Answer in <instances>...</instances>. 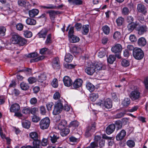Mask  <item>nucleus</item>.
<instances>
[{
    "mask_svg": "<svg viewBox=\"0 0 148 148\" xmlns=\"http://www.w3.org/2000/svg\"><path fill=\"white\" fill-rule=\"evenodd\" d=\"M89 26L88 25H83L82 27V32L84 35L87 34L89 32Z\"/></svg>",
    "mask_w": 148,
    "mask_h": 148,
    "instance_id": "37",
    "label": "nucleus"
},
{
    "mask_svg": "<svg viewBox=\"0 0 148 148\" xmlns=\"http://www.w3.org/2000/svg\"><path fill=\"white\" fill-rule=\"evenodd\" d=\"M40 118L39 117L36 115H34L32 116V120L33 122H37L40 120Z\"/></svg>",
    "mask_w": 148,
    "mask_h": 148,
    "instance_id": "62",
    "label": "nucleus"
},
{
    "mask_svg": "<svg viewBox=\"0 0 148 148\" xmlns=\"http://www.w3.org/2000/svg\"><path fill=\"white\" fill-rule=\"evenodd\" d=\"M20 87L21 89L23 90H26L29 88L28 84L24 82H23L20 84Z\"/></svg>",
    "mask_w": 148,
    "mask_h": 148,
    "instance_id": "41",
    "label": "nucleus"
},
{
    "mask_svg": "<svg viewBox=\"0 0 148 148\" xmlns=\"http://www.w3.org/2000/svg\"><path fill=\"white\" fill-rule=\"evenodd\" d=\"M18 44L20 46H23L27 43L26 40L24 38L20 36L19 39L18 40Z\"/></svg>",
    "mask_w": 148,
    "mask_h": 148,
    "instance_id": "47",
    "label": "nucleus"
},
{
    "mask_svg": "<svg viewBox=\"0 0 148 148\" xmlns=\"http://www.w3.org/2000/svg\"><path fill=\"white\" fill-rule=\"evenodd\" d=\"M41 8L44 9H54L55 6L52 4H47L46 5H42L41 6Z\"/></svg>",
    "mask_w": 148,
    "mask_h": 148,
    "instance_id": "49",
    "label": "nucleus"
},
{
    "mask_svg": "<svg viewBox=\"0 0 148 148\" xmlns=\"http://www.w3.org/2000/svg\"><path fill=\"white\" fill-rule=\"evenodd\" d=\"M20 109V106L19 104L15 103L12 104L10 108V111L11 112H16L18 111Z\"/></svg>",
    "mask_w": 148,
    "mask_h": 148,
    "instance_id": "13",
    "label": "nucleus"
},
{
    "mask_svg": "<svg viewBox=\"0 0 148 148\" xmlns=\"http://www.w3.org/2000/svg\"><path fill=\"white\" fill-rule=\"evenodd\" d=\"M102 138L108 140V145L109 146H111L114 144V142L112 139V137H108L106 134H103L102 135Z\"/></svg>",
    "mask_w": 148,
    "mask_h": 148,
    "instance_id": "23",
    "label": "nucleus"
},
{
    "mask_svg": "<svg viewBox=\"0 0 148 148\" xmlns=\"http://www.w3.org/2000/svg\"><path fill=\"white\" fill-rule=\"evenodd\" d=\"M116 57L113 55H110L107 58V61L110 64H112L115 60Z\"/></svg>",
    "mask_w": 148,
    "mask_h": 148,
    "instance_id": "38",
    "label": "nucleus"
},
{
    "mask_svg": "<svg viewBox=\"0 0 148 148\" xmlns=\"http://www.w3.org/2000/svg\"><path fill=\"white\" fill-rule=\"evenodd\" d=\"M86 87L90 92H93L95 89V86L90 82H88L86 84Z\"/></svg>",
    "mask_w": 148,
    "mask_h": 148,
    "instance_id": "34",
    "label": "nucleus"
},
{
    "mask_svg": "<svg viewBox=\"0 0 148 148\" xmlns=\"http://www.w3.org/2000/svg\"><path fill=\"white\" fill-rule=\"evenodd\" d=\"M126 135L125 131L122 130L117 134L116 136V139L117 141L122 140L125 137Z\"/></svg>",
    "mask_w": 148,
    "mask_h": 148,
    "instance_id": "9",
    "label": "nucleus"
},
{
    "mask_svg": "<svg viewBox=\"0 0 148 148\" xmlns=\"http://www.w3.org/2000/svg\"><path fill=\"white\" fill-rule=\"evenodd\" d=\"M23 126L26 128L28 129L30 126V122L28 120H25L22 122Z\"/></svg>",
    "mask_w": 148,
    "mask_h": 148,
    "instance_id": "39",
    "label": "nucleus"
},
{
    "mask_svg": "<svg viewBox=\"0 0 148 148\" xmlns=\"http://www.w3.org/2000/svg\"><path fill=\"white\" fill-rule=\"evenodd\" d=\"M60 134L62 136H64L67 135L69 132L70 131L68 129L64 128L63 130H61Z\"/></svg>",
    "mask_w": 148,
    "mask_h": 148,
    "instance_id": "50",
    "label": "nucleus"
},
{
    "mask_svg": "<svg viewBox=\"0 0 148 148\" xmlns=\"http://www.w3.org/2000/svg\"><path fill=\"white\" fill-rule=\"evenodd\" d=\"M124 22V19L122 17H120L117 18L116 20V22L117 25L119 26L121 25Z\"/></svg>",
    "mask_w": 148,
    "mask_h": 148,
    "instance_id": "43",
    "label": "nucleus"
},
{
    "mask_svg": "<svg viewBox=\"0 0 148 148\" xmlns=\"http://www.w3.org/2000/svg\"><path fill=\"white\" fill-rule=\"evenodd\" d=\"M40 113L42 115H45L46 113V110L45 106H41L40 108Z\"/></svg>",
    "mask_w": 148,
    "mask_h": 148,
    "instance_id": "59",
    "label": "nucleus"
},
{
    "mask_svg": "<svg viewBox=\"0 0 148 148\" xmlns=\"http://www.w3.org/2000/svg\"><path fill=\"white\" fill-rule=\"evenodd\" d=\"M62 100L60 99L55 103L54 108L53 111V114L56 115L60 113L63 109Z\"/></svg>",
    "mask_w": 148,
    "mask_h": 148,
    "instance_id": "1",
    "label": "nucleus"
},
{
    "mask_svg": "<svg viewBox=\"0 0 148 148\" xmlns=\"http://www.w3.org/2000/svg\"><path fill=\"white\" fill-rule=\"evenodd\" d=\"M115 127H116V130H119L121 128L122 124V122L120 121H116L115 123Z\"/></svg>",
    "mask_w": 148,
    "mask_h": 148,
    "instance_id": "48",
    "label": "nucleus"
},
{
    "mask_svg": "<svg viewBox=\"0 0 148 148\" xmlns=\"http://www.w3.org/2000/svg\"><path fill=\"white\" fill-rule=\"evenodd\" d=\"M76 65H74L73 64L66 63L64 64V67L67 69H71L74 68Z\"/></svg>",
    "mask_w": 148,
    "mask_h": 148,
    "instance_id": "63",
    "label": "nucleus"
},
{
    "mask_svg": "<svg viewBox=\"0 0 148 148\" xmlns=\"http://www.w3.org/2000/svg\"><path fill=\"white\" fill-rule=\"evenodd\" d=\"M122 50L121 45L119 44H116L111 48L112 51L114 53H119Z\"/></svg>",
    "mask_w": 148,
    "mask_h": 148,
    "instance_id": "7",
    "label": "nucleus"
},
{
    "mask_svg": "<svg viewBox=\"0 0 148 148\" xmlns=\"http://www.w3.org/2000/svg\"><path fill=\"white\" fill-rule=\"evenodd\" d=\"M115 129V126L114 124H110L106 128V132L107 134H110L114 132Z\"/></svg>",
    "mask_w": 148,
    "mask_h": 148,
    "instance_id": "15",
    "label": "nucleus"
},
{
    "mask_svg": "<svg viewBox=\"0 0 148 148\" xmlns=\"http://www.w3.org/2000/svg\"><path fill=\"white\" fill-rule=\"evenodd\" d=\"M48 12L49 13L50 18L51 20H54L55 16L59 13V12L58 11L52 10L49 11Z\"/></svg>",
    "mask_w": 148,
    "mask_h": 148,
    "instance_id": "21",
    "label": "nucleus"
},
{
    "mask_svg": "<svg viewBox=\"0 0 148 148\" xmlns=\"http://www.w3.org/2000/svg\"><path fill=\"white\" fill-rule=\"evenodd\" d=\"M73 58V56L69 53L66 54L64 60L66 62H71Z\"/></svg>",
    "mask_w": 148,
    "mask_h": 148,
    "instance_id": "33",
    "label": "nucleus"
},
{
    "mask_svg": "<svg viewBox=\"0 0 148 148\" xmlns=\"http://www.w3.org/2000/svg\"><path fill=\"white\" fill-rule=\"evenodd\" d=\"M40 141L39 140L33 141V148H42L40 146Z\"/></svg>",
    "mask_w": 148,
    "mask_h": 148,
    "instance_id": "32",
    "label": "nucleus"
},
{
    "mask_svg": "<svg viewBox=\"0 0 148 148\" xmlns=\"http://www.w3.org/2000/svg\"><path fill=\"white\" fill-rule=\"evenodd\" d=\"M18 3L19 5L25 7L27 5H28L29 3L28 2H26L23 0H18Z\"/></svg>",
    "mask_w": 148,
    "mask_h": 148,
    "instance_id": "46",
    "label": "nucleus"
},
{
    "mask_svg": "<svg viewBox=\"0 0 148 148\" xmlns=\"http://www.w3.org/2000/svg\"><path fill=\"white\" fill-rule=\"evenodd\" d=\"M67 124L66 121L65 120H62L58 125V129L61 130L64 129Z\"/></svg>",
    "mask_w": 148,
    "mask_h": 148,
    "instance_id": "19",
    "label": "nucleus"
},
{
    "mask_svg": "<svg viewBox=\"0 0 148 148\" xmlns=\"http://www.w3.org/2000/svg\"><path fill=\"white\" fill-rule=\"evenodd\" d=\"M138 44L140 46H144L146 44V41L145 39L143 37L139 38L138 42Z\"/></svg>",
    "mask_w": 148,
    "mask_h": 148,
    "instance_id": "30",
    "label": "nucleus"
},
{
    "mask_svg": "<svg viewBox=\"0 0 148 148\" xmlns=\"http://www.w3.org/2000/svg\"><path fill=\"white\" fill-rule=\"evenodd\" d=\"M20 36L17 34L13 35L12 38L10 39L11 43L14 44H18Z\"/></svg>",
    "mask_w": 148,
    "mask_h": 148,
    "instance_id": "14",
    "label": "nucleus"
},
{
    "mask_svg": "<svg viewBox=\"0 0 148 148\" xmlns=\"http://www.w3.org/2000/svg\"><path fill=\"white\" fill-rule=\"evenodd\" d=\"M133 54L135 59L138 60L142 59L144 56L143 51L139 48H135L133 51Z\"/></svg>",
    "mask_w": 148,
    "mask_h": 148,
    "instance_id": "3",
    "label": "nucleus"
},
{
    "mask_svg": "<svg viewBox=\"0 0 148 148\" xmlns=\"http://www.w3.org/2000/svg\"><path fill=\"white\" fill-rule=\"evenodd\" d=\"M98 97V95L97 93H92L90 95V99L92 101H95Z\"/></svg>",
    "mask_w": 148,
    "mask_h": 148,
    "instance_id": "42",
    "label": "nucleus"
},
{
    "mask_svg": "<svg viewBox=\"0 0 148 148\" xmlns=\"http://www.w3.org/2000/svg\"><path fill=\"white\" fill-rule=\"evenodd\" d=\"M63 81L64 85L67 87L70 86L73 83L71 79L67 76H65L64 77Z\"/></svg>",
    "mask_w": 148,
    "mask_h": 148,
    "instance_id": "11",
    "label": "nucleus"
},
{
    "mask_svg": "<svg viewBox=\"0 0 148 148\" xmlns=\"http://www.w3.org/2000/svg\"><path fill=\"white\" fill-rule=\"evenodd\" d=\"M69 37L70 41L71 42H77L79 40V38L78 37L73 35Z\"/></svg>",
    "mask_w": 148,
    "mask_h": 148,
    "instance_id": "31",
    "label": "nucleus"
},
{
    "mask_svg": "<svg viewBox=\"0 0 148 148\" xmlns=\"http://www.w3.org/2000/svg\"><path fill=\"white\" fill-rule=\"evenodd\" d=\"M141 94L137 89L132 91L130 95V97L132 100H138L141 98Z\"/></svg>",
    "mask_w": 148,
    "mask_h": 148,
    "instance_id": "5",
    "label": "nucleus"
},
{
    "mask_svg": "<svg viewBox=\"0 0 148 148\" xmlns=\"http://www.w3.org/2000/svg\"><path fill=\"white\" fill-rule=\"evenodd\" d=\"M39 12V10L36 9H33L29 11V14L31 17H34L37 15Z\"/></svg>",
    "mask_w": 148,
    "mask_h": 148,
    "instance_id": "18",
    "label": "nucleus"
},
{
    "mask_svg": "<svg viewBox=\"0 0 148 148\" xmlns=\"http://www.w3.org/2000/svg\"><path fill=\"white\" fill-rule=\"evenodd\" d=\"M50 123V121L48 117L42 119L39 123L40 128L42 130L47 129L49 126Z\"/></svg>",
    "mask_w": 148,
    "mask_h": 148,
    "instance_id": "6",
    "label": "nucleus"
},
{
    "mask_svg": "<svg viewBox=\"0 0 148 148\" xmlns=\"http://www.w3.org/2000/svg\"><path fill=\"white\" fill-rule=\"evenodd\" d=\"M85 71L89 75H92L95 72V68L93 65H90V66H86L85 68Z\"/></svg>",
    "mask_w": 148,
    "mask_h": 148,
    "instance_id": "10",
    "label": "nucleus"
},
{
    "mask_svg": "<svg viewBox=\"0 0 148 148\" xmlns=\"http://www.w3.org/2000/svg\"><path fill=\"white\" fill-rule=\"evenodd\" d=\"M52 34L51 33L47 35V36L45 42V45H49L52 43Z\"/></svg>",
    "mask_w": 148,
    "mask_h": 148,
    "instance_id": "26",
    "label": "nucleus"
},
{
    "mask_svg": "<svg viewBox=\"0 0 148 148\" xmlns=\"http://www.w3.org/2000/svg\"><path fill=\"white\" fill-rule=\"evenodd\" d=\"M98 143L95 142H94L91 143L90 145L86 148H98Z\"/></svg>",
    "mask_w": 148,
    "mask_h": 148,
    "instance_id": "55",
    "label": "nucleus"
},
{
    "mask_svg": "<svg viewBox=\"0 0 148 148\" xmlns=\"http://www.w3.org/2000/svg\"><path fill=\"white\" fill-rule=\"evenodd\" d=\"M82 83L83 81L80 79H76L73 84L74 88L76 89L79 88L81 86Z\"/></svg>",
    "mask_w": 148,
    "mask_h": 148,
    "instance_id": "17",
    "label": "nucleus"
},
{
    "mask_svg": "<svg viewBox=\"0 0 148 148\" xmlns=\"http://www.w3.org/2000/svg\"><path fill=\"white\" fill-rule=\"evenodd\" d=\"M130 103V100L129 98H125L122 101V104L123 106L126 107L129 105Z\"/></svg>",
    "mask_w": 148,
    "mask_h": 148,
    "instance_id": "35",
    "label": "nucleus"
},
{
    "mask_svg": "<svg viewBox=\"0 0 148 148\" xmlns=\"http://www.w3.org/2000/svg\"><path fill=\"white\" fill-rule=\"evenodd\" d=\"M51 85L54 88H57L58 87V81L56 79L54 78L53 79L51 82Z\"/></svg>",
    "mask_w": 148,
    "mask_h": 148,
    "instance_id": "57",
    "label": "nucleus"
},
{
    "mask_svg": "<svg viewBox=\"0 0 148 148\" xmlns=\"http://www.w3.org/2000/svg\"><path fill=\"white\" fill-rule=\"evenodd\" d=\"M26 23L28 25H34L36 23V21L33 18H28L26 20Z\"/></svg>",
    "mask_w": 148,
    "mask_h": 148,
    "instance_id": "29",
    "label": "nucleus"
},
{
    "mask_svg": "<svg viewBox=\"0 0 148 148\" xmlns=\"http://www.w3.org/2000/svg\"><path fill=\"white\" fill-rule=\"evenodd\" d=\"M30 113L33 115H35L37 112H38V109L37 108L34 107L30 108Z\"/></svg>",
    "mask_w": 148,
    "mask_h": 148,
    "instance_id": "64",
    "label": "nucleus"
},
{
    "mask_svg": "<svg viewBox=\"0 0 148 148\" xmlns=\"http://www.w3.org/2000/svg\"><path fill=\"white\" fill-rule=\"evenodd\" d=\"M6 28L3 26H0V36H4L5 35Z\"/></svg>",
    "mask_w": 148,
    "mask_h": 148,
    "instance_id": "52",
    "label": "nucleus"
},
{
    "mask_svg": "<svg viewBox=\"0 0 148 148\" xmlns=\"http://www.w3.org/2000/svg\"><path fill=\"white\" fill-rule=\"evenodd\" d=\"M30 108L25 107L23 109L22 112L23 114H29L30 113Z\"/></svg>",
    "mask_w": 148,
    "mask_h": 148,
    "instance_id": "53",
    "label": "nucleus"
},
{
    "mask_svg": "<svg viewBox=\"0 0 148 148\" xmlns=\"http://www.w3.org/2000/svg\"><path fill=\"white\" fill-rule=\"evenodd\" d=\"M127 145L129 147H133L135 145L134 142L132 140H128L126 142Z\"/></svg>",
    "mask_w": 148,
    "mask_h": 148,
    "instance_id": "51",
    "label": "nucleus"
},
{
    "mask_svg": "<svg viewBox=\"0 0 148 148\" xmlns=\"http://www.w3.org/2000/svg\"><path fill=\"white\" fill-rule=\"evenodd\" d=\"M147 29V28L145 25H143L140 26L139 28L137 29L138 31V33L140 35L143 34L146 32Z\"/></svg>",
    "mask_w": 148,
    "mask_h": 148,
    "instance_id": "24",
    "label": "nucleus"
},
{
    "mask_svg": "<svg viewBox=\"0 0 148 148\" xmlns=\"http://www.w3.org/2000/svg\"><path fill=\"white\" fill-rule=\"evenodd\" d=\"M121 64L123 66L127 67L129 66L130 63L128 60L124 59L122 60Z\"/></svg>",
    "mask_w": 148,
    "mask_h": 148,
    "instance_id": "61",
    "label": "nucleus"
},
{
    "mask_svg": "<svg viewBox=\"0 0 148 148\" xmlns=\"http://www.w3.org/2000/svg\"><path fill=\"white\" fill-rule=\"evenodd\" d=\"M138 25V24L136 23H130L127 26L128 30L130 32H132L134 28H136Z\"/></svg>",
    "mask_w": 148,
    "mask_h": 148,
    "instance_id": "28",
    "label": "nucleus"
},
{
    "mask_svg": "<svg viewBox=\"0 0 148 148\" xmlns=\"http://www.w3.org/2000/svg\"><path fill=\"white\" fill-rule=\"evenodd\" d=\"M30 137L34 141L38 140V133L35 132H30L29 134Z\"/></svg>",
    "mask_w": 148,
    "mask_h": 148,
    "instance_id": "22",
    "label": "nucleus"
},
{
    "mask_svg": "<svg viewBox=\"0 0 148 148\" xmlns=\"http://www.w3.org/2000/svg\"><path fill=\"white\" fill-rule=\"evenodd\" d=\"M46 76L45 74L44 73L41 74L38 76V81L40 83H42L46 79Z\"/></svg>",
    "mask_w": 148,
    "mask_h": 148,
    "instance_id": "40",
    "label": "nucleus"
},
{
    "mask_svg": "<svg viewBox=\"0 0 148 148\" xmlns=\"http://www.w3.org/2000/svg\"><path fill=\"white\" fill-rule=\"evenodd\" d=\"M72 51L73 53H77L81 51V49L79 47L74 46L72 47Z\"/></svg>",
    "mask_w": 148,
    "mask_h": 148,
    "instance_id": "45",
    "label": "nucleus"
},
{
    "mask_svg": "<svg viewBox=\"0 0 148 148\" xmlns=\"http://www.w3.org/2000/svg\"><path fill=\"white\" fill-rule=\"evenodd\" d=\"M68 2L71 5H80L82 4L83 1L81 0H68Z\"/></svg>",
    "mask_w": 148,
    "mask_h": 148,
    "instance_id": "25",
    "label": "nucleus"
},
{
    "mask_svg": "<svg viewBox=\"0 0 148 148\" xmlns=\"http://www.w3.org/2000/svg\"><path fill=\"white\" fill-rule=\"evenodd\" d=\"M49 50L47 48H43L40 50V52L41 54H45L48 53Z\"/></svg>",
    "mask_w": 148,
    "mask_h": 148,
    "instance_id": "56",
    "label": "nucleus"
},
{
    "mask_svg": "<svg viewBox=\"0 0 148 148\" xmlns=\"http://www.w3.org/2000/svg\"><path fill=\"white\" fill-rule=\"evenodd\" d=\"M47 31L45 29H42L38 34V35L40 38H43L45 39L47 34Z\"/></svg>",
    "mask_w": 148,
    "mask_h": 148,
    "instance_id": "20",
    "label": "nucleus"
},
{
    "mask_svg": "<svg viewBox=\"0 0 148 148\" xmlns=\"http://www.w3.org/2000/svg\"><path fill=\"white\" fill-rule=\"evenodd\" d=\"M137 10L139 12L145 14L147 12V9L144 5L142 3H139L137 5Z\"/></svg>",
    "mask_w": 148,
    "mask_h": 148,
    "instance_id": "12",
    "label": "nucleus"
},
{
    "mask_svg": "<svg viewBox=\"0 0 148 148\" xmlns=\"http://www.w3.org/2000/svg\"><path fill=\"white\" fill-rule=\"evenodd\" d=\"M102 29L103 32L106 34H108L110 32V28L107 25L104 26L102 27Z\"/></svg>",
    "mask_w": 148,
    "mask_h": 148,
    "instance_id": "44",
    "label": "nucleus"
},
{
    "mask_svg": "<svg viewBox=\"0 0 148 148\" xmlns=\"http://www.w3.org/2000/svg\"><path fill=\"white\" fill-rule=\"evenodd\" d=\"M121 37L120 33L118 31L115 32L113 35V38L116 40H118Z\"/></svg>",
    "mask_w": 148,
    "mask_h": 148,
    "instance_id": "54",
    "label": "nucleus"
},
{
    "mask_svg": "<svg viewBox=\"0 0 148 148\" xmlns=\"http://www.w3.org/2000/svg\"><path fill=\"white\" fill-rule=\"evenodd\" d=\"M130 12L129 9L127 7L123 8L121 10V14L123 16L128 15L130 13Z\"/></svg>",
    "mask_w": 148,
    "mask_h": 148,
    "instance_id": "27",
    "label": "nucleus"
},
{
    "mask_svg": "<svg viewBox=\"0 0 148 148\" xmlns=\"http://www.w3.org/2000/svg\"><path fill=\"white\" fill-rule=\"evenodd\" d=\"M60 64L59 58L58 57H56L53 59L52 65L54 69H59L60 68Z\"/></svg>",
    "mask_w": 148,
    "mask_h": 148,
    "instance_id": "8",
    "label": "nucleus"
},
{
    "mask_svg": "<svg viewBox=\"0 0 148 148\" xmlns=\"http://www.w3.org/2000/svg\"><path fill=\"white\" fill-rule=\"evenodd\" d=\"M24 34L25 36L27 38H30L32 36V33L30 31L26 30L24 31Z\"/></svg>",
    "mask_w": 148,
    "mask_h": 148,
    "instance_id": "58",
    "label": "nucleus"
},
{
    "mask_svg": "<svg viewBox=\"0 0 148 148\" xmlns=\"http://www.w3.org/2000/svg\"><path fill=\"white\" fill-rule=\"evenodd\" d=\"M96 123L94 122L91 125L88 126L86 128L85 133V136L86 137L90 136L95 132V128Z\"/></svg>",
    "mask_w": 148,
    "mask_h": 148,
    "instance_id": "4",
    "label": "nucleus"
},
{
    "mask_svg": "<svg viewBox=\"0 0 148 148\" xmlns=\"http://www.w3.org/2000/svg\"><path fill=\"white\" fill-rule=\"evenodd\" d=\"M79 125V123L76 121H75L71 122L69 125V127H77Z\"/></svg>",
    "mask_w": 148,
    "mask_h": 148,
    "instance_id": "60",
    "label": "nucleus"
},
{
    "mask_svg": "<svg viewBox=\"0 0 148 148\" xmlns=\"http://www.w3.org/2000/svg\"><path fill=\"white\" fill-rule=\"evenodd\" d=\"M96 104L100 107L103 108L104 107L107 109L110 108L112 107L111 101L109 98L106 99L104 101L101 100H99L96 103Z\"/></svg>",
    "mask_w": 148,
    "mask_h": 148,
    "instance_id": "2",
    "label": "nucleus"
},
{
    "mask_svg": "<svg viewBox=\"0 0 148 148\" xmlns=\"http://www.w3.org/2000/svg\"><path fill=\"white\" fill-rule=\"evenodd\" d=\"M92 65L95 69L99 70L104 69L105 67V66L101 62H96Z\"/></svg>",
    "mask_w": 148,
    "mask_h": 148,
    "instance_id": "16",
    "label": "nucleus"
},
{
    "mask_svg": "<svg viewBox=\"0 0 148 148\" xmlns=\"http://www.w3.org/2000/svg\"><path fill=\"white\" fill-rule=\"evenodd\" d=\"M51 140L53 143H55L57 142V140L58 137L57 136L56 134H51L50 135Z\"/></svg>",
    "mask_w": 148,
    "mask_h": 148,
    "instance_id": "36",
    "label": "nucleus"
}]
</instances>
